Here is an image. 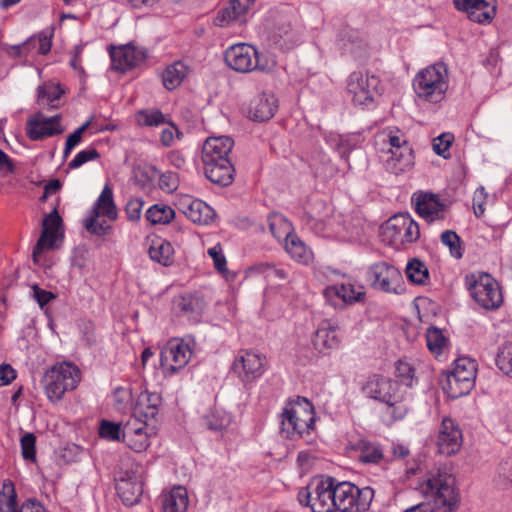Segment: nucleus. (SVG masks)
I'll list each match as a JSON object with an SVG mask.
<instances>
[{
  "label": "nucleus",
  "instance_id": "20e7f679",
  "mask_svg": "<svg viewBox=\"0 0 512 512\" xmlns=\"http://www.w3.org/2000/svg\"><path fill=\"white\" fill-rule=\"evenodd\" d=\"M227 66L240 73L252 71L271 72L276 66L273 59L265 57L252 45L239 43L230 46L224 53Z\"/></svg>",
  "mask_w": 512,
  "mask_h": 512
},
{
  "label": "nucleus",
  "instance_id": "9d476101",
  "mask_svg": "<svg viewBox=\"0 0 512 512\" xmlns=\"http://www.w3.org/2000/svg\"><path fill=\"white\" fill-rule=\"evenodd\" d=\"M333 495V477L319 476L301 488L297 498L301 505L310 507L312 512H335Z\"/></svg>",
  "mask_w": 512,
  "mask_h": 512
},
{
  "label": "nucleus",
  "instance_id": "7ed1b4c3",
  "mask_svg": "<svg viewBox=\"0 0 512 512\" xmlns=\"http://www.w3.org/2000/svg\"><path fill=\"white\" fill-rule=\"evenodd\" d=\"M362 392L366 397L386 404L394 420L403 419L409 411L405 393L401 391L399 383L389 377L379 374L369 376L362 386Z\"/></svg>",
  "mask_w": 512,
  "mask_h": 512
},
{
  "label": "nucleus",
  "instance_id": "f257e3e1",
  "mask_svg": "<svg viewBox=\"0 0 512 512\" xmlns=\"http://www.w3.org/2000/svg\"><path fill=\"white\" fill-rule=\"evenodd\" d=\"M419 488L428 503L417 504L404 512H452L457 508L455 478L445 469L429 471Z\"/></svg>",
  "mask_w": 512,
  "mask_h": 512
},
{
  "label": "nucleus",
  "instance_id": "f03ea898",
  "mask_svg": "<svg viewBox=\"0 0 512 512\" xmlns=\"http://www.w3.org/2000/svg\"><path fill=\"white\" fill-rule=\"evenodd\" d=\"M234 140L228 136L209 137L203 144L201 159L208 180L219 186H229L234 181L235 168L229 153Z\"/></svg>",
  "mask_w": 512,
  "mask_h": 512
},
{
  "label": "nucleus",
  "instance_id": "0e129e2a",
  "mask_svg": "<svg viewBox=\"0 0 512 512\" xmlns=\"http://www.w3.org/2000/svg\"><path fill=\"white\" fill-rule=\"evenodd\" d=\"M32 290L33 298L37 301L41 308H43L46 304L55 298V295L52 292L43 290L38 285H33Z\"/></svg>",
  "mask_w": 512,
  "mask_h": 512
},
{
  "label": "nucleus",
  "instance_id": "f3484780",
  "mask_svg": "<svg viewBox=\"0 0 512 512\" xmlns=\"http://www.w3.org/2000/svg\"><path fill=\"white\" fill-rule=\"evenodd\" d=\"M338 46L342 54L349 55L360 63L367 61L370 57L371 46L368 38L357 29L345 28L341 30Z\"/></svg>",
  "mask_w": 512,
  "mask_h": 512
},
{
  "label": "nucleus",
  "instance_id": "72a5a7b5",
  "mask_svg": "<svg viewBox=\"0 0 512 512\" xmlns=\"http://www.w3.org/2000/svg\"><path fill=\"white\" fill-rule=\"evenodd\" d=\"M52 46L51 35L39 33L30 37L26 42L13 47L17 56H26L28 53L35 51L37 54H47Z\"/></svg>",
  "mask_w": 512,
  "mask_h": 512
},
{
  "label": "nucleus",
  "instance_id": "58836bf2",
  "mask_svg": "<svg viewBox=\"0 0 512 512\" xmlns=\"http://www.w3.org/2000/svg\"><path fill=\"white\" fill-rule=\"evenodd\" d=\"M148 253L151 260L162 266H170L174 261V249L172 245L168 241L160 238L152 241Z\"/></svg>",
  "mask_w": 512,
  "mask_h": 512
},
{
  "label": "nucleus",
  "instance_id": "de8ad7c7",
  "mask_svg": "<svg viewBox=\"0 0 512 512\" xmlns=\"http://www.w3.org/2000/svg\"><path fill=\"white\" fill-rule=\"evenodd\" d=\"M456 376H461L465 380H471L475 384L477 365L473 359L461 357L454 361V367L451 370Z\"/></svg>",
  "mask_w": 512,
  "mask_h": 512
},
{
  "label": "nucleus",
  "instance_id": "5701e85b",
  "mask_svg": "<svg viewBox=\"0 0 512 512\" xmlns=\"http://www.w3.org/2000/svg\"><path fill=\"white\" fill-rule=\"evenodd\" d=\"M496 4V0H454L457 10L465 12L471 21L479 24H488L494 19Z\"/></svg>",
  "mask_w": 512,
  "mask_h": 512
},
{
  "label": "nucleus",
  "instance_id": "e433bc0d",
  "mask_svg": "<svg viewBox=\"0 0 512 512\" xmlns=\"http://www.w3.org/2000/svg\"><path fill=\"white\" fill-rule=\"evenodd\" d=\"M177 307L182 315L193 322H198L204 310V302L199 296L187 294L180 297Z\"/></svg>",
  "mask_w": 512,
  "mask_h": 512
},
{
  "label": "nucleus",
  "instance_id": "f704fd0d",
  "mask_svg": "<svg viewBox=\"0 0 512 512\" xmlns=\"http://www.w3.org/2000/svg\"><path fill=\"white\" fill-rule=\"evenodd\" d=\"M189 505V497L183 486L173 487L169 493L163 496V512H186Z\"/></svg>",
  "mask_w": 512,
  "mask_h": 512
},
{
  "label": "nucleus",
  "instance_id": "9b49d317",
  "mask_svg": "<svg viewBox=\"0 0 512 512\" xmlns=\"http://www.w3.org/2000/svg\"><path fill=\"white\" fill-rule=\"evenodd\" d=\"M466 285L473 300L486 310L501 306L503 296L498 282L487 273H473L466 276Z\"/></svg>",
  "mask_w": 512,
  "mask_h": 512
},
{
  "label": "nucleus",
  "instance_id": "6ab92c4d",
  "mask_svg": "<svg viewBox=\"0 0 512 512\" xmlns=\"http://www.w3.org/2000/svg\"><path fill=\"white\" fill-rule=\"evenodd\" d=\"M416 212L428 222L444 220L447 205L443 203L437 194L418 191L412 196Z\"/></svg>",
  "mask_w": 512,
  "mask_h": 512
},
{
  "label": "nucleus",
  "instance_id": "4d7b16f0",
  "mask_svg": "<svg viewBox=\"0 0 512 512\" xmlns=\"http://www.w3.org/2000/svg\"><path fill=\"white\" fill-rule=\"evenodd\" d=\"M123 426L108 420H102L99 426V435L103 439L119 441L122 439Z\"/></svg>",
  "mask_w": 512,
  "mask_h": 512
},
{
  "label": "nucleus",
  "instance_id": "dca6fc26",
  "mask_svg": "<svg viewBox=\"0 0 512 512\" xmlns=\"http://www.w3.org/2000/svg\"><path fill=\"white\" fill-rule=\"evenodd\" d=\"M380 80L373 74L352 72L347 79V91L355 105L369 106L378 92Z\"/></svg>",
  "mask_w": 512,
  "mask_h": 512
},
{
  "label": "nucleus",
  "instance_id": "c9c22d12",
  "mask_svg": "<svg viewBox=\"0 0 512 512\" xmlns=\"http://www.w3.org/2000/svg\"><path fill=\"white\" fill-rule=\"evenodd\" d=\"M473 387L474 384L471 380L467 381L461 376H456V374L451 371L448 372L445 379L442 380V389L444 393L452 399H457L467 395Z\"/></svg>",
  "mask_w": 512,
  "mask_h": 512
},
{
  "label": "nucleus",
  "instance_id": "c03bdc74",
  "mask_svg": "<svg viewBox=\"0 0 512 512\" xmlns=\"http://www.w3.org/2000/svg\"><path fill=\"white\" fill-rule=\"evenodd\" d=\"M360 451L359 459L364 463L377 464L383 459V452L379 444L368 440H360L357 444Z\"/></svg>",
  "mask_w": 512,
  "mask_h": 512
},
{
  "label": "nucleus",
  "instance_id": "1a4fd4ad",
  "mask_svg": "<svg viewBox=\"0 0 512 512\" xmlns=\"http://www.w3.org/2000/svg\"><path fill=\"white\" fill-rule=\"evenodd\" d=\"M81 379L79 368L72 363L63 362L54 365L43 376V386L48 399L59 401L63 395L74 390Z\"/></svg>",
  "mask_w": 512,
  "mask_h": 512
},
{
  "label": "nucleus",
  "instance_id": "aec40b11",
  "mask_svg": "<svg viewBox=\"0 0 512 512\" xmlns=\"http://www.w3.org/2000/svg\"><path fill=\"white\" fill-rule=\"evenodd\" d=\"M463 435L458 424L451 418H443L437 437L438 453L451 456L459 452Z\"/></svg>",
  "mask_w": 512,
  "mask_h": 512
},
{
  "label": "nucleus",
  "instance_id": "2eb2a0df",
  "mask_svg": "<svg viewBox=\"0 0 512 512\" xmlns=\"http://www.w3.org/2000/svg\"><path fill=\"white\" fill-rule=\"evenodd\" d=\"M389 156L384 161L385 169L395 175L410 170L414 165L413 150L403 135L388 134Z\"/></svg>",
  "mask_w": 512,
  "mask_h": 512
},
{
  "label": "nucleus",
  "instance_id": "4be33fe9",
  "mask_svg": "<svg viewBox=\"0 0 512 512\" xmlns=\"http://www.w3.org/2000/svg\"><path fill=\"white\" fill-rule=\"evenodd\" d=\"M60 118V115L46 118L41 113H37L27 120V136L33 141H39L63 133L64 128L60 124Z\"/></svg>",
  "mask_w": 512,
  "mask_h": 512
},
{
  "label": "nucleus",
  "instance_id": "bb28decb",
  "mask_svg": "<svg viewBox=\"0 0 512 512\" xmlns=\"http://www.w3.org/2000/svg\"><path fill=\"white\" fill-rule=\"evenodd\" d=\"M253 4L254 0H230L229 5L218 12L214 24L218 27H226L233 23H245L246 14Z\"/></svg>",
  "mask_w": 512,
  "mask_h": 512
},
{
  "label": "nucleus",
  "instance_id": "a19ab883",
  "mask_svg": "<svg viewBox=\"0 0 512 512\" xmlns=\"http://www.w3.org/2000/svg\"><path fill=\"white\" fill-rule=\"evenodd\" d=\"M267 222L271 234L279 241H285L293 234L292 224L280 213H271Z\"/></svg>",
  "mask_w": 512,
  "mask_h": 512
},
{
  "label": "nucleus",
  "instance_id": "09e8293b",
  "mask_svg": "<svg viewBox=\"0 0 512 512\" xmlns=\"http://www.w3.org/2000/svg\"><path fill=\"white\" fill-rule=\"evenodd\" d=\"M0 496L5 497V501H1L0 512H19L16 508L17 495L11 481H4Z\"/></svg>",
  "mask_w": 512,
  "mask_h": 512
},
{
  "label": "nucleus",
  "instance_id": "864d4df0",
  "mask_svg": "<svg viewBox=\"0 0 512 512\" xmlns=\"http://www.w3.org/2000/svg\"><path fill=\"white\" fill-rule=\"evenodd\" d=\"M252 272L265 275L270 279L286 280L288 277V271L284 268H278L270 263H258L251 267Z\"/></svg>",
  "mask_w": 512,
  "mask_h": 512
},
{
  "label": "nucleus",
  "instance_id": "39448f33",
  "mask_svg": "<svg viewBox=\"0 0 512 512\" xmlns=\"http://www.w3.org/2000/svg\"><path fill=\"white\" fill-rule=\"evenodd\" d=\"M448 87V71L443 63L422 69L413 80V88L417 96L431 103L440 102Z\"/></svg>",
  "mask_w": 512,
  "mask_h": 512
},
{
  "label": "nucleus",
  "instance_id": "13d9d810",
  "mask_svg": "<svg viewBox=\"0 0 512 512\" xmlns=\"http://www.w3.org/2000/svg\"><path fill=\"white\" fill-rule=\"evenodd\" d=\"M100 154L95 148H88L78 152L75 157L69 162L70 169H77L87 163L88 161L96 160Z\"/></svg>",
  "mask_w": 512,
  "mask_h": 512
},
{
  "label": "nucleus",
  "instance_id": "c85d7f7f",
  "mask_svg": "<svg viewBox=\"0 0 512 512\" xmlns=\"http://www.w3.org/2000/svg\"><path fill=\"white\" fill-rule=\"evenodd\" d=\"M340 339L336 327L329 321H323L317 328L312 338L314 348L319 352L326 354L330 350L338 347Z\"/></svg>",
  "mask_w": 512,
  "mask_h": 512
},
{
  "label": "nucleus",
  "instance_id": "4c0bfd02",
  "mask_svg": "<svg viewBox=\"0 0 512 512\" xmlns=\"http://www.w3.org/2000/svg\"><path fill=\"white\" fill-rule=\"evenodd\" d=\"M284 247L291 258L299 263L308 264L313 258L311 249L294 233L285 240Z\"/></svg>",
  "mask_w": 512,
  "mask_h": 512
},
{
  "label": "nucleus",
  "instance_id": "338daca9",
  "mask_svg": "<svg viewBox=\"0 0 512 512\" xmlns=\"http://www.w3.org/2000/svg\"><path fill=\"white\" fill-rule=\"evenodd\" d=\"M16 378V371L9 364L0 365V386L10 384Z\"/></svg>",
  "mask_w": 512,
  "mask_h": 512
},
{
  "label": "nucleus",
  "instance_id": "a878e982",
  "mask_svg": "<svg viewBox=\"0 0 512 512\" xmlns=\"http://www.w3.org/2000/svg\"><path fill=\"white\" fill-rule=\"evenodd\" d=\"M112 66L118 71L125 72L146 59V52L132 44L112 47L110 50Z\"/></svg>",
  "mask_w": 512,
  "mask_h": 512
},
{
  "label": "nucleus",
  "instance_id": "37998d69",
  "mask_svg": "<svg viewBox=\"0 0 512 512\" xmlns=\"http://www.w3.org/2000/svg\"><path fill=\"white\" fill-rule=\"evenodd\" d=\"M38 95L37 100L39 104H47L50 109L57 108V105L54 104L56 100H58L64 90L60 86V84L46 83L42 86L38 87Z\"/></svg>",
  "mask_w": 512,
  "mask_h": 512
},
{
  "label": "nucleus",
  "instance_id": "3c124183",
  "mask_svg": "<svg viewBox=\"0 0 512 512\" xmlns=\"http://www.w3.org/2000/svg\"><path fill=\"white\" fill-rule=\"evenodd\" d=\"M396 377L400 380V382L407 387H412L415 382H417V378L415 375V368L412 364L399 360L396 363Z\"/></svg>",
  "mask_w": 512,
  "mask_h": 512
},
{
  "label": "nucleus",
  "instance_id": "603ef678",
  "mask_svg": "<svg viewBox=\"0 0 512 512\" xmlns=\"http://www.w3.org/2000/svg\"><path fill=\"white\" fill-rule=\"evenodd\" d=\"M426 341L428 349L434 354H440L446 344L442 331L436 327L427 329Z\"/></svg>",
  "mask_w": 512,
  "mask_h": 512
},
{
  "label": "nucleus",
  "instance_id": "6e6d98bb",
  "mask_svg": "<svg viewBox=\"0 0 512 512\" xmlns=\"http://www.w3.org/2000/svg\"><path fill=\"white\" fill-rule=\"evenodd\" d=\"M496 365L504 374L512 377V343L500 348L496 357Z\"/></svg>",
  "mask_w": 512,
  "mask_h": 512
},
{
  "label": "nucleus",
  "instance_id": "680f3d73",
  "mask_svg": "<svg viewBox=\"0 0 512 512\" xmlns=\"http://www.w3.org/2000/svg\"><path fill=\"white\" fill-rule=\"evenodd\" d=\"M453 141V135L444 133L433 140V150L437 155L447 158L448 152Z\"/></svg>",
  "mask_w": 512,
  "mask_h": 512
},
{
  "label": "nucleus",
  "instance_id": "052dcab7",
  "mask_svg": "<svg viewBox=\"0 0 512 512\" xmlns=\"http://www.w3.org/2000/svg\"><path fill=\"white\" fill-rule=\"evenodd\" d=\"M208 255L213 259L214 267L219 273L227 272V261L220 244L208 249Z\"/></svg>",
  "mask_w": 512,
  "mask_h": 512
},
{
  "label": "nucleus",
  "instance_id": "774afa93",
  "mask_svg": "<svg viewBox=\"0 0 512 512\" xmlns=\"http://www.w3.org/2000/svg\"><path fill=\"white\" fill-rule=\"evenodd\" d=\"M19 512H46V510L40 502L28 499L21 505Z\"/></svg>",
  "mask_w": 512,
  "mask_h": 512
},
{
  "label": "nucleus",
  "instance_id": "0eeeda50",
  "mask_svg": "<svg viewBox=\"0 0 512 512\" xmlns=\"http://www.w3.org/2000/svg\"><path fill=\"white\" fill-rule=\"evenodd\" d=\"M117 217L118 212L113 198V191L106 184L89 211V215L83 220V226L90 234L99 237L105 236L112 229L108 221H115Z\"/></svg>",
  "mask_w": 512,
  "mask_h": 512
},
{
  "label": "nucleus",
  "instance_id": "bf43d9fd",
  "mask_svg": "<svg viewBox=\"0 0 512 512\" xmlns=\"http://www.w3.org/2000/svg\"><path fill=\"white\" fill-rule=\"evenodd\" d=\"M21 450L22 456L25 460L35 461L36 453H35V444L36 437L33 433H26L21 437Z\"/></svg>",
  "mask_w": 512,
  "mask_h": 512
},
{
  "label": "nucleus",
  "instance_id": "393cba45",
  "mask_svg": "<svg viewBox=\"0 0 512 512\" xmlns=\"http://www.w3.org/2000/svg\"><path fill=\"white\" fill-rule=\"evenodd\" d=\"M178 209L193 223L208 225L215 218V211L207 203L185 195L178 200Z\"/></svg>",
  "mask_w": 512,
  "mask_h": 512
},
{
  "label": "nucleus",
  "instance_id": "e2e57ef3",
  "mask_svg": "<svg viewBox=\"0 0 512 512\" xmlns=\"http://www.w3.org/2000/svg\"><path fill=\"white\" fill-rule=\"evenodd\" d=\"M143 204L140 198H133L127 202L125 212L129 221L135 222L140 219Z\"/></svg>",
  "mask_w": 512,
  "mask_h": 512
},
{
  "label": "nucleus",
  "instance_id": "c756f323",
  "mask_svg": "<svg viewBox=\"0 0 512 512\" xmlns=\"http://www.w3.org/2000/svg\"><path fill=\"white\" fill-rule=\"evenodd\" d=\"M269 40L281 50H290L298 43L299 38L292 29L291 23L281 18L269 32Z\"/></svg>",
  "mask_w": 512,
  "mask_h": 512
},
{
  "label": "nucleus",
  "instance_id": "cd10ccee",
  "mask_svg": "<svg viewBox=\"0 0 512 512\" xmlns=\"http://www.w3.org/2000/svg\"><path fill=\"white\" fill-rule=\"evenodd\" d=\"M278 110V99L271 92H263L254 97L249 106V116L254 121H267Z\"/></svg>",
  "mask_w": 512,
  "mask_h": 512
},
{
  "label": "nucleus",
  "instance_id": "5fc2aeb1",
  "mask_svg": "<svg viewBox=\"0 0 512 512\" xmlns=\"http://www.w3.org/2000/svg\"><path fill=\"white\" fill-rule=\"evenodd\" d=\"M137 122L144 126H159L166 122L164 114L157 109L141 110L137 114Z\"/></svg>",
  "mask_w": 512,
  "mask_h": 512
},
{
  "label": "nucleus",
  "instance_id": "412c9836",
  "mask_svg": "<svg viewBox=\"0 0 512 512\" xmlns=\"http://www.w3.org/2000/svg\"><path fill=\"white\" fill-rule=\"evenodd\" d=\"M147 428L148 421L133 415L123 425L122 440L133 451L137 453L143 452L150 445Z\"/></svg>",
  "mask_w": 512,
  "mask_h": 512
},
{
  "label": "nucleus",
  "instance_id": "49530a36",
  "mask_svg": "<svg viewBox=\"0 0 512 512\" xmlns=\"http://www.w3.org/2000/svg\"><path fill=\"white\" fill-rule=\"evenodd\" d=\"M407 278L414 284L425 285L429 280L427 266L418 259H412L406 266Z\"/></svg>",
  "mask_w": 512,
  "mask_h": 512
},
{
  "label": "nucleus",
  "instance_id": "f8f14e48",
  "mask_svg": "<svg viewBox=\"0 0 512 512\" xmlns=\"http://www.w3.org/2000/svg\"><path fill=\"white\" fill-rule=\"evenodd\" d=\"M382 235L390 245H404L416 242L420 237V229L408 213H399L385 223Z\"/></svg>",
  "mask_w": 512,
  "mask_h": 512
},
{
  "label": "nucleus",
  "instance_id": "6e6552de",
  "mask_svg": "<svg viewBox=\"0 0 512 512\" xmlns=\"http://www.w3.org/2000/svg\"><path fill=\"white\" fill-rule=\"evenodd\" d=\"M333 498L336 502L335 511L365 512L374 498L371 487L359 488L351 482H339L333 478Z\"/></svg>",
  "mask_w": 512,
  "mask_h": 512
},
{
  "label": "nucleus",
  "instance_id": "2f4dec72",
  "mask_svg": "<svg viewBox=\"0 0 512 512\" xmlns=\"http://www.w3.org/2000/svg\"><path fill=\"white\" fill-rule=\"evenodd\" d=\"M162 403V397L159 393H141L134 408L133 415L138 416L146 421L156 418L159 413V407Z\"/></svg>",
  "mask_w": 512,
  "mask_h": 512
},
{
  "label": "nucleus",
  "instance_id": "423d86ee",
  "mask_svg": "<svg viewBox=\"0 0 512 512\" xmlns=\"http://www.w3.org/2000/svg\"><path fill=\"white\" fill-rule=\"evenodd\" d=\"M281 416V433L286 438L301 436L313 429L314 408L306 398L298 397L297 400L287 403Z\"/></svg>",
  "mask_w": 512,
  "mask_h": 512
},
{
  "label": "nucleus",
  "instance_id": "a211bd4d",
  "mask_svg": "<svg viewBox=\"0 0 512 512\" xmlns=\"http://www.w3.org/2000/svg\"><path fill=\"white\" fill-rule=\"evenodd\" d=\"M62 227V218L58 214L57 208L47 214L42 222L41 235L33 248V261L37 263L39 256L45 249H54L56 247L57 239L62 236L59 229Z\"/></svg>",
  "mask_w": 512,
  "mask_h": 512
},
{
  "label": "nucleus",
  "instance_id": "b1692460",
  "mask_svg": "<svg viewBox=\"0 0 512 512\" xmlns=\"http://www.w3.org/2000/svg\"><path fill=\"white\" fill-rule=\"evenodd\" d=\"M265 357L252 351H241L232 369L243 380L252 381L264 372Z\"/></svg>",
  "mask_w": 512,
  "mask_h": 512
},
{
  "label": "nucleus",
  "instance_id": "7c9ffc66",
  "mask_svg": "<svg viewBox=\"0 0 512 512\" xmlns=\"http://www.w3.org/2000/svg\"><path fill=\"white\" fill-rule=\"evenodd\" d=\"M116 490L126 506H133L140 501L143 493L142 482L136 475H126L117 480Z\"/></svg>",
  "mask_w": 512,
  "mask_h": 512
},
{
  "label": "nucleus",
  "instance_id": "4468645a",
  "mask_svg": "<svg viewBox=\"0 0 512 512\" xmlns=\"http://www.w3.org/2000/svg\"><path fill=\"white\" fill-rule=\"evenodd\" d=\"M195 343L192 339H173L161 350L160 363L165 373L174 374L190 361Z\"/></svg>",
  "mask_w": 512,
  "mask_h": 512
},
{
  "label": "nucleus",
  "instance_id": "69168bd1",
  "mask_svg": "<svg viewBox=\"0 0 512 512\" xmlns=\"http://www.w3.org/2000/svg\"><path fill=\"white\" fill-rule=\"evenodd\" d=\"M331 140L341 157H345L353 148V144L344 136L339 135Z\"/></svg>",
  "mask_w": 512,
  "mask_h": 512
},
{
  "label": "nucleus",
  "instance_id": "a18cd8bd",
  "mask_svg": "<svg viewBox=\"0 0 512 512\" xmlns=\"http://www.w3.org/2000/svg\"><path fill=\"white\" fill-rule=\"evenodd\" d=\"M175 216V211L167 205L155 204L146 212V219L153 225L168 224Z\"/></svg>",
  "mask_w": 512,
  "mask_h": 512
},
{
  "label": "nucleus",
  "instance_id": "ea45409f",
  "mask_svg": "<svg viewBox=\"0 0 512 512\" xmlns=\"http://www.w3.org/2000/svg\"><path fill=\"white\" fill-rule=\"evenodd\" d=\"M188 74V66L181 61H176L166 67L162 73L163 85L168 90L177 88Z\"/></svg>",
  "mask_w": 512,
  "mask_h": 512
},
{
  "label": "nucleus",
  "instance_id": "8fccbe9b",
  "mask_svg": "<svg viewBox=\"0 0 512 512\" xmlns=\"http://www.w3.org/2000/svg\"><path fill=\"white\" fill-rule=\"evenodd\" d=\"M441 242L443 245L449 247L450 254L460 259L463 256L462 241L458 234L453 230H446L441 234Z\"/></svg>",
  "mask_w": 512,
  "mask_h": 512
},
{
  "label": "nucleus",
  "instance_id": "473e14b6",
  "mask_svg": "<svg viewBox=\"0 0 512 512\" xmlns=\"http://www.w3.org/2000/svg\"><path fill=\"white\" fill-rule=\"evenodd\" d=\"M324 295L327 299L336 296L340 298L344 303L352 304L355 302H361L364 299L365 291L363 286L356 288L353 284H336L327 287L324 290Z\"/></svg>",
  "mask_w": 512,
  "mask_h": 512
},
{
  "label": "nucleus",
  "instance_id": "ddd939ff",
  "mask_svg": "<svg viewBox=\"0 0 512 512\" xmlns=\"http://www.w3.org/2000/svg\"><path fill=\"white\" fill-rule=\"evenodd\" d=\"M367 279L373 289L384 293L399 294L403 290L401 272L384 261L374 263L368 268Z\"/></svg>",
  "mask_w": 512,
  "mask_h": 512
},
{
  "label": "nucleus",
  "instance_id": "79ce46f5",
  "mask_svg": "<svg viewBox=\"0 0 512 512\" xmlns=\"http://www.w3.org/2000/svg\"><path fill=\"white\" fill-rule=\"evenodd\" d=\"M231 421V415L218 408L211 410L202 418L203 426L212 431H221L227 428Z\"/></svg>",
  "mask_w": 512,
  "mask_h": 512
}]
</instances>
